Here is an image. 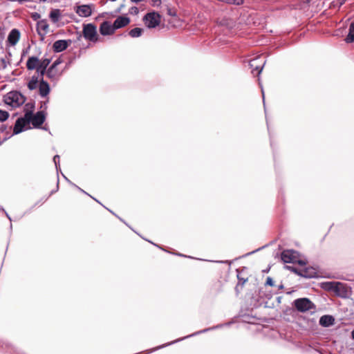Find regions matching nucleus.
<instances>
[{
  "mask_svg": "<svg viewBox=\"0 0 354 354\" xmlns=\"http://www.w3.org/2000/svg\"><path fill=\"white\" fill-rule=\"evenodd\" d=\"M262 95H263V97H264V93H263V91H262Z\"/></svg>",
  "mask_w": 354,
  "mask_h": 354,
  "instance_id": "f704fd0d",
  "label": "nucleus"
},
{
  "mask_svg": "<svg viewBox=\"0 0 354 354\" xmlns=\"http://www.w3.org/2000/svg\"><path fill=\"white\" fill-rule=\"evenodd\" d=\"M30 114L25 113L23 118L17 120L13 128V134L16 135L24 130V127L27 124L30 123Z\"/></svg>",
  "mask_w": 354,
  "mask_h": 354,
  "instance_id": "39448f33",
  "label": "nucleus"
},
{
  "mask_svg": "<svg viewBox=\"0 0 354 354\" xmlns=\"http://www.w3.org/2000/svg\"><path fill=\"white\" fill-rule=\"evenodd\" d=\"M61 63L62 60L59 58L56 59L50 66L57 68V66Z\"/></svg>",
  "mask_w": 354,
  "mask_h": 354,
  "instance_id": "c85d7f7f",
  "label": "nucleus"
},
{
  "mask_svg": "<svg viewBox=\"0 0 354 354\" xmlns=\"http://www.w3.org/2000/svg\"><path fill=\"white\" fill-rule=\"evenodd\" d=\"M49 17L53 23H56L59 21L60 17V11L58 9H55L50 11Z\"/></svg>",
  "mask_w": 354,
  "mask_h": 354,
  "instance_id": "412c9836",
  "label": "nucleus"
},
{
  "mask_svg": "<svg viewBox=\"0 0 354 354\" xmlns=\"http://www.w3.org/2000/svg\"><path fill=\"white\" fill-rule=\"evenodd\" d=\"M6 215H7V216H8V219H10V217L7 214H6Z\"/></svg>",
  "mask_w": 354,
  "mask_h": 354,
  "instance_id": "c9c22d12",
  "label": "nucleus"
},
{
  "mask_svg": "<svg viewBox=\"0 0 354 354\" xmlns=\"http://www.w3.org/2000/svg\"><path fill=\"white\" fill-rule=\"evenodd\" d=\"M94 6L93 4L80 5L75 8V12L82 17H87L92 15Z\"/></svg>",
  "mask_w": 354,
  "mask_h": 354,
  "instance_id": "0eeeda50",
  "label": "nucleus"
},
{
  "mask_svg": "<svg viewBox=\"0 0 354 354\" xmlns=\"http://www.w3.org/2000/svg\"><path fill=\"white\" fill-rule=\"evenodd\" d=\"M26 113L30 114V122L32 123L34 127L39 128L44 123L46 119V115L44 111H38L35 115H32V111H28Z\"/></svg>",
  "mask_w": 354,
  "mask_h": 354,
  "instance_id": "423d86ee",
  "label": "nucleus"
},
{
  "mask_svg": "<svg viewBox=\"0 0 354 354\" xmlns=\"http://www.w3.org/2000/svg\"><path fill=\"white\" fill-rule=\"evenodd\" d=\"M115 29L113 24L108 21H103L100 26V32L102 35H111L114 33Z\"/></svg>",
  "mask_w": 354,
  "mask_h": 354,
  "instance_id": "1a4fd4ad",
  "label": "nucleus"
},
{
  "mask_svg": "<svg viewBox=\"0 0 354 354\" xmlns=\"http://www.w3.org/2000/svg\"><path fill=\"white\" fill-rule=\"evenodd\" d=\"M53 161L55 162L56 169H58V166H59V156H58V155L55 156L54 158H53Z\"/></svg>",
  "mask_w": 354,
  "mask_h": 354,
  "instance_id": "bb28decb",
  "label": "nucleus"
},
{
  "mask_svg": "<svg viewBox=\"0 0 354 354\" xmlns=\"http://www.w3.org/2000/svg\"><path fill=\"white\" fill-rule=\"evenodd\" d=\"M130 22L129 18L127 17L120 16L113 22V26L115 29L121 28L127 26Z\"/></svg>",
  "mask_w": 354,
  "mask_h": 354,
  "instance_id": "f8f14e48",
  "label": "nucleus"
},
{
  "mask_svg": "<svg viewBox=\"0 0 354 354\" xmlns=\"http://www.w3.org/2000/svg\"><path fill=\"white\" fill-rule=\"evenodd\" d=\"M142 31L143 29L140 28H134L129 31V35L131 37H138L142 35Z\"/></svg>",
  "mask_w": 354,
  "mask_h": 354,
  "instance_id": "4be33fe9",
  "label": "nucleus"
},
{
  "mask_svg": "<svg viewBox=\"0 0 354 354\" xmlns=\"http://www.w3.org/2000/svg\"><path fill=\"white\" fill-rule=\"evenodd\" d=\"M223 2H225L231 4L240 5L242 3V0H223Z\"/></svg>",
  "mask_w": 354,
  "mask_h": 354,
  "instance_id": "a878e982",
  "label": "nucleus"
},
{
  "mask_svg": "<svg viewBox=\"0 0 354 354\" xmlns=\"http://www.w3.org/2000/svg\"><path fill=\"white\" fill-rule=\"evenodd\" d=\"M160 16L155 12L147 13L143 18V21L147 27L149 28H153L156 27L160 24Z\"/></svg>",
  "mask_w": 354,
  "mask_h": 354,
  "instance_id": "20e7f679",
  "label": "nucleus"
},
{
  "mask_svg": "<svg viewBox=\"0 0 354 354\" xmlns=\"http://www.w3.org/2000/svg\"><path fill=\"white\" fill-rule=\"evenodd\" d=\"M47 0H39L40 2H45Z\"/></svg>",
  "mask_w": 354,
  "mask_h": 354,
  "instance_id": "72a5a7b5",
  "label": "nucleus"
},
{
  "mask_svg": "<svg viewBox=\"0 0 354 354\" xmlns=\"http://www.w3.org/2000/svg\"><path fill=\"white\" fill-rule=\"evenodd\" d=\"M40 82V79H39V76H32L30 80L28 83V88L32 91L35 89L38 86V82Z\"/></svg>",
  "mask_w": 354,
  "mask_h": 354,
  "instance_id": "6ab92c4d",
  "label": "nucleus"
},
{
  "mask_svg": "<svg viewBox=\"0 0 354 354\" xmlns=\"http://www.w3.org/2000/svg\"><path fill=\"white\" fill-rule=\"evenodd\" d=\"M26 107H29V108H30V109H31L34 108L33 104H29V103H28V104H26Z\"/></svg>",
  "mask_w": 354,
  "mask_h": 354,
  "instance_id": "2f4dec72",
  "label": "nucleus"
},
{
  "mask_svg": "<svg viewBox=\"0 0 354 354\" xmlns=\"http://www.w3.org/2000/svg\"><path fill=\"white\" fill-rule=\"evenodd\" d=\"M37 30L38 34L44 37L48 32V24L46 19L40 20L37 24Z\"/></svg>",
  "mask_w": 354,
  "mask_h": 354,
  "instance_id": "9d476101",
  "label": "nucleus"
},
{
  "mask_svg": "<svg viewBox=\"0 0 354 354\" xmlns=\"http://www.w3.org/2000/svg\"><path fill=\"white\" fill-rule=\"evenodd\" d=\"M83 35L86 39L96 42L98 41L96 26L92 24H88L84 26Z\"/></svg>",
  "mask_w": 354,
  "mask_h": 354,
  "instance_id": "f03ea898",
  "label": "nucleus"
},
{
  "mask_svg": "<svg viewBox=\"0 0 354 354\" xmlns=\"http://www.w3.org/2000/svg\"><path fill=\"white\" fill-rule=\"evenodd\" d=\"M39 64V59L37 57H30L26 62V68L28 70H35Z\"/></svg>",
  "mask_w": 354,
  "mask_h": 354,
  "instance_id": "2eb2a0df",
  "label": "nucleus"
},
{
  "mask_svg": "<svg viewBox=\"0 0 354 354\" xmlns=\"http://www.w3.org/2000/svg\"><path fill=\"white\" fill-rule=\"evenodd\" d=\"M130 12L131 14H138V8L137 7H132L130 10Z\"/></svg>",
  "mask_w": 354,
  "mask_h": 354,
  "instance_id": "7c9ffc66",
  "label": "nucleus"
},
{
  "mask_svg": "<svg viewBox=\"0 0 354 354\" xmlns=\"http://www.w3.org/2000/svg\"><path fill=\"white\" fill-rule=\"evenodd\" d=\"M9 117V113L6 111L0 109V122L6 121Z\"/></svg>",
  "mask_w": 354,
  "mask_h": 354,
  "instance_id": "5701e85b",
  "label": "nucleus"
},
{
  "mask_svg": "<svg viewBox=\"0 0 354 354\" xmlns=\"http://www.w3.org/2000/svg\"><path fill=\"white\" fill-rule=\"evenodd\" d=\"M20 37V32L17 29H13L10 31L8 37V41L12 46H15L19 41Z\"/></svg>",
  "mask_w": 354,
  "mask_h": 354,
  "instance_id": "4468645a",
  "label": "nucleus"
},
{
  "mask_svg": "<svg viewBox=\"0 0 354 354\" xmlns=\"http://www.w3.org/2000/svg\"><path fill=\"white\" fill-rule=\"evenodd\" d=\"M260 57H256L250 62V66L254 75H259L262 71L265 62L260 61Z\"/></svg>",
  "mask_w": 354,
  "mask_h": 354,
  "instance_id": "6e6552de",
  "label": "nucleus"
},
{
  "mask_svg": "<svg viewBox=\"0 0 354 354\" xmlns=\"http://www.w3.org/2000/svg\"><path fill=\"white\" fill-rule=\"evenodd\" d=\"M50 63V59H43L41 60H39V64L41 68H47L48 66Z\"/></svg>",
  "mask_w": 354,
  "mask_h": 354,
  "instance_id": "b1692460",
  "label": "nucleus"
},
{
  "mask_svg": "<svg viewBox=\"0 0 354 354\" xmlns=\"http://www.w3.org/2000/svg\"><path fill=\"white\" fill-rule=\"evenodd\" d=\"M39 95L45 97H46L50 92V86L49 84L43 80V78H40V82L39 84Z\"/></svg>",
  "mask_w": 354,
  "mask_h": 354,
  "instance_id": "9b49d317",
  "label": "nucleus"
},
{
  "mask_svg": "<svg viewBox=\"0 0 354 354\" xmlns=\"http://www.w3.org/2000/svg\"><path fill=\"white\" fill-rule=\"evenodd\" d=\"M295 308L299 312H306L315 309L314 304L308 298L297 299L293 302Z\"/></svg>",
  "mask_w": 354,
  "mask_h": 354,
  "instance_id": "f257e3e1",
  "label": "nucleus"
},
{
  "mask_svg": "<svg viewBox=\"0 0 354 354\" xmlns=\"http://www.w3.org/2000/svg\"><path fill=\"white\" fill-rule=\"evenodd\" d=\"M35 70L37 71V73H38V76H41V78H43V76L46 73V68H41V66L40 65L38 66L37 68H35Z\"/></svg>",
  "mask_w": 354,
  "mask_h": 354,
  "instance_id": "393cba45",
  "label": "nucleus"
},
{
  "mask_svg": "<svg viewBox=\"0 0 354 354\" xmlns=\"http://www.w3.org/2000/svg\"><path fill=\"white\" fill-rule=\"evenodd\" d=\"M32 18L34 19V20H37L40 18V15L37 12H34L32 14Z\"/></svg>",
  "mask_w": 354,
  "mask_h": 354,
  "instance_id": "c756f323",
  "label": "nucleus"
},
{
  "mask_svg": "<svg viewBox=\"0 0 354 354\" xmlns=\"http://www.w3.org/2000/svg\"><path fill=\"white\" fill-rule=\"evenodd\" d=\"M9 98L12 99V102H15L17 105H19L24 102V97L19 93H10Z\"/></svg>",
  "mask_w": 354,
  "mask_h": 354,
  "instance_id": "a211bd4d",
  "label": "nucleus"
},
{
  "mask_svg": "<svg viewBox=\"0 0 354 354\" xmlns=\"http://www.w3.org/2000/svg\"><path fill=\"white\" fill-rule=\"evenodd\" d=\"M266 284L272 286L274 285V281L270 277H267Z\"/></svg>",
  "mask_w": 354,
  "mask_h": 354,
  "instance_id": "cd10ccee",
  "label": "nucleus"
},
{
  "mask_svg": "<svg viewBox=\"0 0 354 354\" xmlns=\"http://www.w3.org/2000/svg\"><path fill=\"white\" fill-rule=\"evenodd\" d=\"M79 189L81 190V192H84L83 189H81L80 188H79ZM84 193H86V192H84Z\"/></svg>",
  "mask_w": 354,
  "mask_h": 354,
  "instance_id": "e433bc0d",
  "label": "nucleus"
},
{
  "mask_svg": "<svg viewBox=\"0 0 354 354\" xmlns=\"http://www.w3.org/2000/svg\"><path fill=\"white\" fill-rule=\"evenodd\" d=\"M352 337L354 339V330L352 331Z\"/></svg>",
  "mask_w": 354,
  "mask_h": 354,
  "instance_id": "473e14b6",
  "label": "nucleus"
},
{
  "mask_svg": "<svg viewBox=\"0 0 354 354\" xmlns=\"http://www.w3.org/2000/svg\"><path fill=\"white\" fill-rule=\"evenodd\" d=\"M61 73L58 71V70L55 68L50 66V68L46 71V76L52 81H56L58 80Z\"/></svg>",
  "mask_w": 354,
  "mask_h": 354,
  "instance_id": "dca6fc26",
  "label": "nucleus"
},
{
  "mask_svg": "<svg viewBox=\"0 0 354 354\" xmlns=\"http://www.w3.org/2000/svg\"><path fill=\"white\" fill-rule=\"evenodd\" d=\"M68 46V41L60 39L55 41L53 48L55 52L59 53L66 49Z\"/></svg>",
  "mask_w": 354,
  "mask_h": 354,
  "instance_id": "ddd939ff",
  "label": "nucleus"
},
{
  "mask_svg": "<svg viewBox=\"0 0 354 354\" xmlns=\"http://www.w3.org/2000/svg\"><path fill=\"white\" fill-rule=\"evenodd\" d=\"M335 319L331 315H323L319 319V324L324 327H328L334 324Z\"/></svg>",
  "mask_w": 354,
  "mask_h": 354,
  "instance_id": "f3484780",
  "label": "nucleus"
},
{
  "mask_svg": "<svg viewBox=\"0 0 354 354\" xmlns=\"http://www.w3.org/2000/svg\"><path fill=\"white\" fill-rule=\"evenodd\" d=\"M281 260L286 263H295L297 261L299 262V264L303 265L304 262L303 261H298V254L297 252L288 250H284L281 255Z\"/></svg>",
  "mask_w": 354,
  "mask_h": 354,
  "instance_id": "7ed1b4c3",
  "label": "nucleus"
},
{
  "mask_svg": "<svg viewBox=\"0 0 354 354\" xmlns=\"http://www.w3.org/2000/svg\"><path fill=\"white\" fill-rule=\"evenodd\" d=\"M347 43L354 42V23H351L349 26L348 34L345 39Z\"/></svg>",
  "mask_w": 354,
  "mask_h": 354,
  "instance_id": "aec40b11",
  "label": "nucleus"
}]
</instances>
